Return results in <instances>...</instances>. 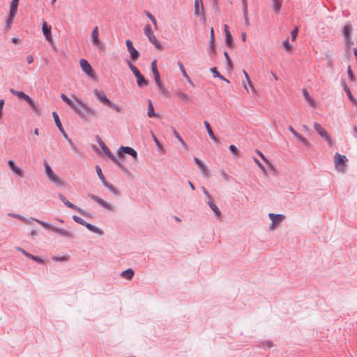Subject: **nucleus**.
<instances>
[{"label": "nucleus", "mask_w": 357, "mask_h": 357, "mask_svg": "<svg viewBox=\"0 0 357 357\" xmlns=\"http://www.w3.org/2000/svg\"><path fill=\"white\" fill-rule=\"evenodd\" d=\"M15 17V15H8L6 20L7 30H10L11 29Z\"/></svg>", "instance_id": "41"}, {"label": "nucleus", "mask_w": 357, "mask_h": 357, "mask_svg": "<svg viewBox=\"0 0 357 357\" xmlns=\"http://www.w3.org/2000/svg\"><path fill=\"white\" fill-rule=\"evenodd\" d=\"M243 13L248 12V2L247 0H242Z\"/></svg>", "instance_id": "59"}, {"label": "nucleus", "mask_w": 357, "mask_h": 357, "mask_svg": "<svg viewBox=\"0 0 357 357\" xmlns=\"http://www.w3.org/2000/svg\"><path fill=\"white\" fill-rule=\"evenodd\" d=\"M297 34H298V29L297 28H295L291 32V40H295L296 38V36H297Z\"/></svg>", "instance_id": "56"}, {"label": "nucleus", "mask_w": 357, "mask_h": 357, "mask_svg": "<svg viewBox=\"0 0 357 357\" xmlns=\"http://www.w3.org/2000/svg\"><path fill=\"white\" fill-rule=\"evenodd\" d=\"M253 160L257 165V166L261 169L263 174L266 176L267 174V172L264 165L260 162V161L258 159L255 158H253Z\"/></svg>", "instance_id": "44"}, {"label": "nucleus", "mask_w": 357, "mask_h": 357, "mask_svg": "<svg viewBox=\"0 0 357 357\" xmlns=\"http://www.w3.org/2000/svg\"><path fill=\"white\" fill-rule=\"evenodd\" d=\"M8 215L10 216L12 218L18 219V220H20L21 221H23L26 224H29V220L25 218L24 217H23L22 215H21L20 214H15V213H9L8 214Z\"/></svg>", "instance_id": "38"}, {"label": "nucleus", "mask_w": 357, "mask_h": 357, "mask_svg": "<svg viewBox=\"0 0 357 357\" xmlns=\"http://www.w3.org/2000/svg\"><path fill=\"white\" fill-rule=\"evenodd\" d=\"M73 98L76 100L79 107L84 113V117L83 119H85L86 116H95L96 115V111L93 108L91 107L87 103L84 102L74 95L73 96Z\"/></svg>", "instance_id": "5"}, {"label": "nucleus", "mask_w": 357, "mask_h": 357, "mask_svg": "<svg viewBox=\"0 0 357 357\" xmlns=\"http://www.w3.org/2000/svg\"><path fill=\"white\" fill-rule=\"evenodd\" d=\"M268 218L271 220V225L269 227V229L274 231L285 219V215L283 214H275L271 213L268 214Z\"/></svg>", "instance_id": "7"}, {"label": "nucleus", "mask_w": 357, "mask_h": 357, "mask_svg": "<svg viewBox=\"0 0 357 357\" xmlns=\"http://www.w3.org/2000/svg\"><path fill=\"white\" fill-rule=\"evenodd\" d=\"M80 66L82 69V70L90 77L94 78L95 74L93 73V70L92 69L90 63L84 59H80L79 61Z\"/></svg>", "instance_id": "14"}, {"label": "nucleus", "mask_w": 357, "mask_h": 357, "mask_svg": "<svg viewBox=\"0 0 357 357\" xmlns=\"http://www.w3.org/2000/svg\"><path fill=\"white\" fill-rule=\"evenodd\" d=\"M157 86H158V90L160 92L161 94H162L163 96H168V91L164 87L160 79H158L156 81H155Z\"/></svg>", "instance_id": "34"}, {"label": "nucleus", "mask_w": 357, "mask_h": 357, "mask_svg": "<svg viewBox=\"0 0 357 357\" xmlns=\"http://www.w3.org/2000/svg\"><path fill=\"white\" fill-rule=\"evenodd\" d=\"M195 15L199 16L201 18L204 19L205 12L204 6L202 0H195Z\"/></svg>", "instance_id": "15"}, {"label": "nucleus", "mask_w": 357, "mask_h": 357, "mask_svg": "<svg viewBox=\"0 0 357 357\" xmlns=\"http://www.w3.org/2000/svg\"><path fill=\"white\" fill-rule=\"evenodd\" d=\"M303 96H304L305 99L308 102V104L310 106L314 107L315 105H316L315 101L314 100L313 98H312L310 97V96L309 93L307 92V89H303Z\"/></svg>", "instance_id": "31"}, {"label": "nucleus", "mask_w": 357, "mask_h": 357, "mask_svg": "<svg viewBox=\"0 0 357 357\" xmlns=\"http://www.w3.org/2000/svg\"><path fill=\"white\" fill-rule=\"evenodd\" d=\"M96 173L99 177V178L102 181L104 180L105 178L102 172V170H101V168L98 166V165H96Z\"/></svg>", "instance_id": "46"}, {"label": "nucleus", "mask_w": 357, "mask_h": 357, "mask_svg": "<svg viewBox=\"0 0 357 357\" xmlns=\"http://www.w3.org/2000/svg\"><path fill=\"white\" fill-rule=\"evenodd\" d=\"M52 259L56 261H66L68 260L67 257H53Z\"/></svg>", "instance_id": "51"}, {"label": "nucleus", "mask_w": 357, "mask_h": 357, "mask_svg": "<svg viewBox=\"0 0 357 357\" xmlns=\"http://www.w3.org/2000/svg\"><path fill=\"white\" fill-rule=\"evenodd\" d=\"M344 42L347 47H351L354 45V42L352 41L351 37H350L349 39L345 38Z\"/></svg>", "instance_id": "54"}, {"label": "nucleus", "mask_w": 357, "mask_h": 357, "mask_svg": "<svg viewBox=\"0 0 357 357\" xmlns=\"http://www.w3.org/2000/svg\"><path fill=\"white\" fill-rule=\"evenodd\" d=\"M108 190H109L113 194L116 195H119V191L116 189L115 187H114L112 184L110 185V186L108 188Z\"/></svg>", "instance_id": "61"}, {"label": "nucleus", "mask_w": 357, "mask_h": 357, "mask_svg": "<svg viewBox=\"0 0 357 357\" xmlns=\"http://www.w3.org/2000/svg\"><path fill=\"white\" fill-rule=\"evenodd\" d=\"M16 249L18 251L21 252L24 256H26V257L31 259V257L32 256L31 254L27 252L25 250H24L23 248H19V247L16 248Z\"/></svg>", "instance_id": "50"}, {"label": "nucleus", "mask_w": 357, "mask_h": 357, "mask_svg": "<svg viewBox=\"0 0 357 357\" xmlns=\"http://www.w3.org/2000/svg\"><path fill=\"white\" fill-rule=\"evenodd\" d=\"M202 191H203L204 195L207 198V201L212 200V197H211V195L209 194V192H208V190L204 187H202Z\"/></svg>", "instance_id": "55"}, {"label": "nucleus", "mask_w": 357, "mask_h": 357, "mask_svg": "<svg viewBox=\"0 0 357 357\" xmlns=\"http://www.w3.org/2000/svg\"><path fill=\"white\" fill-rule=\"evenodd\" d=\"M91 43L98 50H102L105 48L104 44L99 39L98 27L95 26L91 31Z\"/></svg>", "instance_id": "10"}, {"label": "nucleus", "mask_w": 357, "mask_h": 357, "mask_svg": "<svg viewBox=\"0 0 357 357\" xmlns=\"http://www.w3.org/2000/svg\"><path fill=\"white\" fill-rule=\"evenodd\" d=\"M144 33L148 38L149 42L152 43L158 50H162L161 44L158 42L156 37L154 36L150 24H146L144 28Z\"/></svg>", "instance_id": "6"}, {"label": "nucleus", "mask_w": 357, "mask_h": 357, "mask_svg": "<svg viewBox=\"0 0 357 357\" xmlns=\"http://www.w3.org/2000/svg\"><path fill=\"white\" fill-rule=\"evenodd\" d=\"M153 141L155 143L156 146H158V148L159 149H162V144H160V142L158 141V139H157V137L153 134Z\"/></svg>", "instance_id": "57"}, {"label": "nucleus", "mask_w": 357, "mask_h": 357, "mask_svg": "<svg viewBox=\"0 0 357 357\" xmlns=\"http://www.w3.org/2000/svg\"><path fill=\"white\" fill-rule=\"evenodd\" d=\"M224 31H225V36H226V40H225L226 45L229 47H231L233 45V39H232V36L229 31V26L227 24H225L224 26Z\"/></svg>", "instance_id": "22"}, {"label": "nucleus", "mask_w": 357, "mask_h": 357, "mask_svg": "<svg viewBox=\"0 0 357 357\" xmlns=\"http://www.w3.org/2000/svg\"><path fill=\"white\" fill-rule=\"evenodd\" d=\"M121 275L125 279L131 280L134 275V271L132 269L128 268L123 271Z\"/></svg>", "instance_id": "35"}, {"label": "nucleus", "mask_w": 357, "mask_h": 357, "mask_svg": "<svg viewBox=\"0 0 357 357\" xmlns=\"http://www.w3.org/2000/svg\"><path fill=\"white\" fill-rule=\"evenodd\" d=\"M32 220H34L36 221V222H38V224H40L41 226H43L44 228L47 229H49V230H51L53 232H55L62 236H64V237H67V238H71L73 237V234L72 232L69 231H67L64 229H61V228H59V227H54L49 223H47L45 222H43V221H41L40 220H38V219H35V218H31Z\"/></svg>", "instance_id": "3"}, {"label": "nucleus", "mask_w": 357, "mask_h": 357, "mask_svg": "<svg viewBox=\"0 0 357 357\" xmlns=\"http://www.w3.org/2000/svg\"><path fill=\"white\" fill-rule=\"evenodd\" d=\"M207 204H208L211 209L215 213V215L218 218V220H221L222 213L220 209L218 208V206L213 203L212 200H208Z\"/></svg>", "instance_id": "21"}, {"label": "nucleus", "mask_w": 357, "mask_h": 357, "mask_svg": "<svg viewBox=\"0 0 357 357\" xmlns=\"http://www.w3.org/2000/svg\"><path fill=\"white\" fill-rule=\"evenodd\" d=\"M122 151L124 153L128 154L131 155L135 160L137 159V151L133 149L131 147L129 146H121L119 151H118V155L119 157L121 158L123 157V153H121Z\"/></svg>", "instance_id": "16"}, {"label": "nucleus", "mask_w": 357, "mask_h": 357, "mask_svg": "<svg viewBox=\"0 0 357 357\" xmlns=\"http://www.w3.org/2000/svg\"><path fill=\"white\" fill-rule=\"evenodd\" d=\"M59 197L60 198L61 201L68 208H72L73 210H75L78 211L81 214H84V211L73 204V203L70 202L62 194H59Z\"/></svg>", "instance_id": "19"}, {"label": "nucleus", "mask_w": 357, "mask_h": 357, "mask_svg": "<svg viewBox=\"0 0 357 357\" xmlns=\"http://www.w3.org/2000/svg\"><path fill=\"white\" fill-rule=\"evenodd\" d=\"M52 115H53V117H54V120L55 121V123L58 128V129L60 130V131H63V126H62V124L60 121V119H59V115L57 114V113L56 112H54L52 113Z\"/></svg>", "instance_id": "37"}, {"label": "nucleus", "mask_w": 357, "mask_h": 357, "mask_svg": "<svg viewBox=\"0 0 357 357\" xmlns=\"http://www.w3.org/2000/svg\"><path fill=\"white\" fill-rule=\"evenodd\" d=\"M60 132L63 134V136L68 140V143L73 146L72 140L70 138H68V135L65 132L64 129H63V131Z\"/></svg>", "instance_id": "60"}, {"label": "nucleus", "mask_w": 357, "mask_h": 357, "mask_svg": "<svg viewBox=\"0 0 357 357\" xmlns=\"http://www.w3.org/2000/svg\"><path fill=\"white\" fill-rule=\"evenodd\" d=\"M42 31L43 33V35L45 38V39L50 43H53V39L52 37V27L51 26H49L47 23L45 21H43V26H42Z\"/></svg>", "instance_id": "18"}, {"label": "nucleus", "mask_w": 357, "mask_h": 357, "mask_svg": "<svg viewBox=\"0 0 357 357\" xmlns=\"http://www.w3.org/2000/svg\"><path fill=\"white\" fill-rule=\"evenodd\" d=\"M314 129L320 135L321 138L325 139L329 146L333 145V141L328 132L318 123L314 122L313 124Z\"/></svg>", "instance_id": "8"}, {"label": "nucleus", "mask_w": 357, "mask_h": 357, "mask_svg": "<svg viewBox=\"0 0 357 357\" xmlns=\"http://www.w3.org/2000/svg\"><path fill=\"white\" fill-rule=\"evenodd\" d=\"M100 146H101L102 151L104 153L116 164L119 165V161L116 160V158L114 157V155L112 153V152L109 151V149L107 147V146L103 142H100Z\"/></svg>", "instance_id": "20"}, {"label": "nucleus", "mask_w": 357, "mask_h": 357, "mask_svg": "<svg viewBox=\"0 0 357 357\" xmlns=\"http://www.w3.org/2000/svg\"><path fill=\"white\" fill-rule=\"evenodd\" d=\"M157 61L156 60H154L151 62V70L154 76L155 81L160 79V74L157 68Z\"/></svg>", "instance_id": "32"}, {"label": "nucleus", "mask_w": 357, "mask_h": 357, "mask_svg": "<svg viewBox=\"0 0 357 357\" xmlns=\"http://www.w3.org/2000/svg\"><path fill=\"white\" fill-rule=\"evenodd\" d=\"M88 197H90L92 200L98 203L99 205H100L104 208L107 209L109 211H114V207L110 204L109 203L106 202L102 199L100 198L99 197L93 195V194H89Z\"/></svg>", "instance_id": "12"}, {"label": "nucleus", "mask_w": 357, "mask_h": 357, "mask_svg": "<svg viewBox=\"0 0 357 357\" xmlns=\"http://www.w3.org/2000/svg\"><path fill=\"white\" fill-rule=\"evenodd\" d=\"M31 259L39 264H44V262H45L44 260L43 259H41L40 257L34 256L33 255H32Z\"/></svg>", "instance_id": "52"}, {"label": "nucleus", "mask_w": 357, "mask_h": 357, "mask_svg": "<svg viewBox=\"0 0 357 357\" xmlns=\"http://www.w3.org/2000/svg\"><path fill=\"white\" fill-rule=\"evenodd\" d=\"M61 98L63 102H65L68 105H69L77 114H78L80 118H84V114L79 107V105H77V102L75 100V102L71 100L69 98L67 97L64 93H62L61 95Z\"/></svg>", "instance_id": "9"}, {"label": "nucleus", "mask_w": 357, "mask_h": 357, "mask_svg": "<svg viewBox=\"0 0 357 357\" xmlns=\"http://www.w3.org/2000/svg\"><path fill=\"white\" fill-rule=\"evenodd\" d=\"M210 71L213 73V76L215 77H218L220 75V73L218 71L217 68L215 67H213L210 69Z\"/></svg>", "instance_id": "58"}, {"label": "nucleus", "mask_w": 357, "mask_h": 357, "mask_svg": "<svg viewBox=\"0 0 357 357\" xmlns=\"http://www.w3.org/2000/svg\"><path fill=\"white\" fill-rule=\"evenodd\" d=\"M204 126H205V127H206V128L207 132H208V135H209L210 138H211L213 141H214L215 142H218V138L215 137V135H214L213 131V130H212V128H211V127L210 123H209L208 121H205L204 122Z\"/></svg>", "instance_id": "25"}, {"label": "nucleus", "mask_w": 357, "mask_h": 357, "mask_svg": "<svg viewBox=\"0 0 357 357\" xmlns=\"http://www.w3.org/2000/svg\"><path fill=\"white\" fill-rule=\"evenodd\" d=\"M19 4V0H12L10 6L9 14L11 15H16L17 12V7Z\"/></svg>", "instance_id": "28"}, {"label": "nucleus", "mask_w": 357, "mask_h": 357, "mask_svg": "<svg viewBox=\"0 0 357 357\" xmlns=\"http://www.w3.org/2000/svg\"><path fill=\"white\" fill-rule=\"evenodd\" d=\"M243 18L245 20V24L247 26H249L250 25V22H249V19H248V12L243 13Z\"/></svg>", "instance_id": "62"}, {"label": "nucleus", "mask_w": 357, "mask_h": 357, "mask_svg": "<svg viewBox=\"0 0 357 357\" xmlns=\"http://www.w3.org/2000/svg\"><path fill=\"white\" fill-rule=\"evenodd\" d=\"M26 102L29 104L31 109L35 112L36 113L40 112V109L38 105H36L34 102V101L30 98Z\"/></svg>", "instance_id": "39"}, {"label": "nucleus", "mask_w": 357, "mask_h": 357, "mask_svg": "<svg viewBox=\"0 0 357 357\" xmlns=\"http://www.w3.org/2000/svg\"><path fill=\"white\" fill-rule=\"evenodd\" d=\"M126 47L130 55V59L133 61H136L140 56L139 52L134 47L130 40L126 41Z\"/></svg>", "instance_id": "13"}, {"label": "nucleus", "mask_w": 357, "mask_h": 357, "mask_svg": "<svg viewBox=\"0 0 357 357\" xmlns=\"http://www.w3.org/2000/svg\"><path fill=\"white\" fill-rule=\"evenodd\" d=\"M93 94L96 96V99L101 102L102 104L109 107V108L114 109L116 112H121V107L112 102L106 96L105 93L99 89H94Z\"/></svg>", "instance_id": "1"}, {"label": "nucleus", "mask_w": 357, "mask_h": 357, "mask_svg": "<svg viewBox=\"0 0 357 357\" xmlns=\"http://www.w3.org/2000/svg\"><path fill=\"white\" fill-rule=\"evenodd\" d=\"M215 36L213 28L211 29L210 31V47L213 51H215Z\"/></svg>", "instance_id": "40"}, {"label": "nucleus", "mask_w": 357, "mask_h": 357, "mask_svg": "<svg viewBox=\"0 0 357 357\" xmlns=\"http://www.w3.org/2000/svg\"><path fill=\"white\" fill-rule=\"evenodd\" d=\"M10 92L13 96H15L19 98L24 99L26 102L28 101V100H29V98H30V97L28 95H26V93H24L23 91H18L13 89H10Z\"/></svg>", "instance_id": "24"}, {"label": "nucleus", "mask_w": 357, "mask_h": 357, "mask_svg": "<svg viewBox=\"0 0 357 357\" xmlns=\"http://www.w3.org/2000/svg\"><path fill=\"white\" fill-rule=\"evenodd\" d=\"M282 45L287 51H290L291 50L292 45L289 43L287 39L282 42Z\"/></svg>", "instance_id": "49"}, {"label": "nucleus", "mask_w": 357, "mask_h": 357, "mask_svg": "<svg viewBox=\"0 0 357 357\" xmlns=\"http://www.w3.org/2000/svg\"><path fill=\"white\" fill-rule=\"evenodd\" d=\"M347 161V158L345 155H340L337 153L335 154V156H334L335 166L338 171H340V172L344 171V165Z\"/></svg>", "instance_id": "11"}, {"label": "nucleus", "mask_w": 357, "mask_h": 357, "mask_svg": "<svg viewBox=\"0 0 357 357\" xmlns=\"http://www.w3.org/2000/svg\"><path fill=\"white\" fill-rule=\"evenodd\" d=\"M147 116L149 118L153 117H159V115L156 113H155L154 107L153 105V103L151 100H148V112H147Z\"/></svg>", "instance_id": "29"}, {"label": "nucleus", "mask_w": 357, "mask_h": 357, "mask_svg": "<svg viewBox=\"0 0 357 357\" xmlns=\"http://www.w3.org/2000/svg\"><path fill=\"white\" fill-rule=\"evenodd\" d=\"M34 61V57L33 56V55H28L26 56V61L29 64H31Z\"/></svg>", "instance_id": "63"}, {"label": "nucleus", "mask_w": 357, "mask_h": 357, "mask_svg": "<svg viewBox=\"0 0 357 357\" xmlns=\"http://www.w3.org/2000/svg\"><path fill=\"white\" fill-rule=\"evenodd\" d=\"M175 95L181 100L185 102H188L190 100V97L188 94L181 91L178 89L175 91Z\"/></svg>", "instance_id": "23"}, {"label": "nucleus", "mask_w": 357, "mask_h": 357, "mask_svg": "<svg viewBox=\"0 0 357 357\" xmlns=\"http://www.w3.org/2000/svg\"><path fill=\"white\" fill-rule=\"evenodd\" d=\"M347 73H348V75H349V79L351 81H354L355 79V76H354V73L351 70V66L348 67Z\"/></svg>", "instance_id": "53"}, {"label": "nucleus", "mask_w": 357, "mask_h": 357, "mask_svg": "<svg viewBox=\"0 0 357 357\" xmlns=\"http://www.w3.org/2000/svg\"><path fill=\"white\" fill-rule=\"evenodd\" d=\"M194 161L196 163V165L198 166V168L199 169L202 175L204 177L208 178L210 175V172H209L208 167L203 162V161H202L198 158L195 157Z\"/></svg>", "instance_id": "17"}, {"label": "nucleus", "mask_w": 357, "mask_h": 357, "mask_svg": "<svg viewBox=\"0 0 357 357\" xmlns=\"http://www.w3.org/2000/svg\"><path fill=\"white\" fill-rule=\"evenodd\" d=\"M224 55H225V57L226 61H227V68L228 69H232V67H233L232 62H231V60L228 53L227 52H224Z\"/></svg>", "instance_id": "43"}, {"label": "nucleus", "mask_w": 357, "mask_h": 357, "mask_svg": "<svg viewBox=\"0 0 357 357\" xmlns=\"http://www.w3.org/2000/svg\"><path fill=\"white\" fill-rule=\"evenodd\" d=\"M298 140L300 142H301L302 144L305 146H306V147H310L311 146L310 142L305 137H304L303 136L301 135V138H299Z\"/></svg>", "instance_id": "45"}, {"label": "nucleus", "mask_w": 357, "mask_h": 357, "mask_svg": "<svg viewBox=\"0 0 357 357\" xmlns=\"http://www.w3.org/2000/svg\"><path fill=\"white\" fill-rule=\"evenodd\" d=\"M45 172L49 181L56 186L63 187L66 185L65 181L60 178L51 168L47 162H44Z\"/></svg>", "instance_id": "2"}, {"label": "nucleus", "mask_w": 357, "mask_h": 357, "mask_svg": "<svg viewBox=\"0 0 357 357\" xmlns=\"http://www.w3.org/2000/svg\"><path fill=\"white\" fill-rule=\"evenodd\" d=\"M343 87H344V90L346 92L349 99L351 100V102L354 105L357 106V100L353 96L350 89H349V87L347 86V85L346 84V83L344 82H343Z\"/></svg>", "instance_id": "27"}, {"label": "nucleus", "mask_w": 357, "mask_h": 357, "mask_svg": "<svg viewBox=\"0 0 357 357\" xmlns=\"http://www.w3.org/2000/svg\"><path fill=\"white\" fill-rule=\"evenodd\" d=\"M229 149L231 153L235 156L238 155L239 153V150L234 145H230Z\"/></svg>", "instance_id": "48"}, {"label": "nucleus", "mask_w": 357, "mask_h": 357, "mask_svg": "<svg viewBox=\"0 0 357 357\" xmlns=\"http://www.w3.org/2000/svg\"><path fill=\"white\" fill-rule=\"evenodd\" d=\"M352 135L355 138H357V126H354L352 128Z\"/></svg>", "instance_id": "64"}, {"label": "nucleus", "mask_w": 357, "mask_h": 357, "mask_svg": "<svg viewBox=\"0 0 357 357\" xmlns=\"http://www.w3.org/2000/svg\"><path fill=\"white\" fill-rule=\"evenodd\" d=\"M273 1V7L275 13H278L282 7L281 0H272Z\"/></svg>", "instance_id": "36"}, {"label": "nucleus", "mask_w": 357, "mask_h": 357, "mask_svg": "<svg viewBox=\"0 0 357 357\" xmlns=\"http://www.w3.org/2000/svg\"><path fill=\"white\" fill-rule=\"evenodd\" d=\"M8 165L15 174L20 176H22V170L19 167L16 166L13 160H9Z\"/></svg>", "instance_id": "26"}, {"label": "nucleus", "mask_w": 357, "mask_h": 357, "mask_svg": "<svg viewBox=\"0 0 357 357\" xmlns=\"http://www.w3.org/2000/svg\"><path fill=\"white\" fill-rule=\"evenodd\" d=\"M256 153L260 156V158L268 165L271 169H273V165L266 158L264 155L259 150H256Z\"/></svg>", "instance_id": "42"}, {"label": "nucleus", "mask_w": 357, "mask_h": 357, "mask_svg": "<svg viewBox=\"0 0 357 357\" xmlns=\"http://www.w3.org/2000/svg\"><path fill=\"white\" fill-rule=\"evenodd\" d=\"M73 219L77 222V223H79L82 225H84L85 223L86 222L84 220H83L82 218L79 217V216H77V215H73Z\"/></svg>", "instance_id": "47"}, {"label": "nucleus", "mask_w": 357, "mask_h": 357, "mask_svg": "<svg viewBox=\"0 0 357 357\" xmlns=\"http://www.w3.org/2000/svg\"><path fill=\"white\" fill-rule=\"evenodd\" d=\"M84 226H85L89 230H90L92 232L96 233L99 235L103 234V231L102 229L95 227L94 225H92L90 223L86 222Z\"/></svg>", "instance_id": "33"}, {"label": "nucleus", "mask_w": 357, "mask_h": 357, "mask_svg": "<svg viewBox=\"0 0 357 357\" xmlns=\"http://www.w3.org/2000/svg\"><path fill=\"white\" fill-rule=\"evenodd\" d=\"M351 32H352V26L350 24H346L343 27V37L344 39L349 38L351 37Z\"/></svg>", "instance_id": "30"}, {"label": "nucleus", "mask_w": 357, "mask_h": 357, "mask_svg": "<svg viewBox=\"0 0 357 357\" xmlns=\"http://www.w3.org/2000/svg\"><path fill=\"white\" fill-rule=\"evenodd\" d=\"M127 64L137 79V83L139 87L142 88L147 86L148 82L140 73L139 70L130 61H127Z\"/></svg>", "instance_id": "4"}]
</instances>
